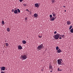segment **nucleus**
I'll list each match as a JSON object with an SVG mask.
<instances>
[{
    "mask_svg": "<svg viewBox=\"0 0 73 73\" xmlns=\"http://www.w3.org/2000/svg\"><path fill=\"white\" fill-rule=\"evenodd\" d=\"M62 59H59L57 60V64L58 65H63V63L62 62Z\"/></svg>",
    "mask_w": 73,
    "mask_h": 73,
    "instance_id": "f257e3e1",
    "label": "nucleus"
},
{
    "mask_svg": "<svg viewBox=\"0 0 73 73\" xmlns=\"http://www.w3.org/2000/svg\"><path fill=\"white\" fill-rule=\"evenodd\" d=\"M60 35L59 34H58L54 35L53 37L55 40H57L59 38V37H60Z\"/></svg>",
    "mask_w": 73,
    "mask_h": 73,
    "instance_id": "f03ea898",
    "label": "nucleus"
},
{
    "mask_svg": "<svg viewBox=\"0 0 73 73\" xmlns=\"http://www.w3.org/2000/svg\"><path fill=\"white\" fill-rule=\"evenodd\" d=\"M21 60H24L27 59V56L26 55H21Z\"/></svg>",
    "mask_w": 73,
    "mask_h": 73,
    "instance_id": "7ed1b4c3",
    "label": "nucleus"
},
{
    "mask_svg": "<svg viewBox=\"0 0 73 73\" xmlns=\"http://www.w3.org/2000/svg\"><path fill=\"white\" fill-rule=\"evenodd\" d=\"M37 48L38 49V50H41V48H44V47H43L42 46H38Z\"/></svg>",
    "mask_w": 73,
    "mask_h": 73,
    "instance_id": "20e7f679",
    "label": "nucleus"
},
{
    "mask_svg": "<svg viewBox=\"0 0 73 73\" xmlns=\"http://www.w3.org/2000/svg\"><path fill=\"white\" fill-rule=\"evenodd\" d=\"M39 5H40V3H35V7H36L37 8H38V7H39V5Z\"/></svg>",
    "mask_w": 73,
    "mask_h": 73,
    "instance_id": "39448f33",
    "label": "nucleus"
},
{
    "mask_svg": "<svg viewBox=\"0 0 73 73\" xmlns=\"http://www.w3.org/2000/svg\"><path fill=\"white\" fill-rule=\"evenodd\" d=\"M49 70H50V69L52 70L53 69V67H52V66L50 64H49Z\"/></svg>",
    "mask_w": 73,
    "mask_h": 73,
    "instance_id": "423d86ee",
    "label": "nucleus"
},
{
    "mask_svg": "<svg viewBox=\"0 0 73 73\" xmlns=\"http://www.w3.org/2000/svg\"><path fill=\"white\" fill-rule=\"evenodd\" d=\"M1 71H2V70H5V67H1Z\"/></svg>",
    "mask_w": 73,
    "mask_h": 73,
    "instance_id": "0eeeda50",
    "label": "nucleus"
},
{
    "mask_svg": "<svg viewBox=\"0 0 73 73\" xmlns=\"http://www.w3.org/2000/svg\"><path fill=\"white\" fill-rule=\"evenodd\" d=\"M64 35H60V36H59V39H62V37H64Z\"/></svg>",
    "mask_w": 73,
    "mask_h": 73,
    "instance_id": "6e6552de",
    "label": "nucleus"
},
{
    "mask_svg": "<svg viewBox=\"0 0 73 73\" xmlns=\"http://www.w3.org/2000/svg\"><path fill=\"white\" fill-rule=\"evenodd\" d=\"M56 17H55L54 18V17H52V18H50V20L51 21H54L55 19H56Z\"/></svg>",
    "mask_w": 73,
    "mask_h": 73,
    "instance_id": "1a4fd4ad",
    "label": "nucleus"
},
{
    "mask_svg": "<svg viewBox=\"0 0 73 73\" xmlns=\"http://www.w3.org/2000/svg\"><path fill=\"white\" fill-rule=\"evenodd\" d=\"M14 12L15 14H17L18 13V11H17V10L15 9L14 11Z\"/></svg>",
    "mask_w": 73,
    "mask_h": 73,
    "instance_id": "9d476101",
    "label": "nucleus"
},
{
    "mask_svg": "<svg viewBox=\"0 0 73 73\" xmlns=\"http://www.w3.org/2000/svg\"><path fill=\"white\" fill-rule=\"evenodd\" d=\"M34 17H37V16H38V14L36 13H35L34 14Z\"/></svg>",
    "mask_w": 73,
    "mask_h": 73,
    "instance_id": "9b49d317",
    "label": "nucleus"
},
{
    "mask_svg": "<svg viewBox=\"0 0 73 73\" xmlns=\"http://www.w3.org/2000/svg\"><path fill=\"white\" fill-rule=\"evenodd\" d=\"M66 23L67 24V25H70V24H71V22L69 21H67Z\"/></svg>",
    "mask_w": 73,
    "mask_h": 73,
    "instance_id": "f8f14e48",
    "label": "nucleus"
},
{
    "mask_svg": "<svg viewBox=\"0 0 73 73\" xmlns=\"http://www.w3.org/2000/svg\"><path fill=\"white\" fill-rule=\"evenodd\" d=\"M18 49H22V48H23L21 46H18Z\"/></svg>",
    "mask_w": 73,
    "mask_h": 73,
    "instance_id": "ddd939ff",
    "label": "nucleus"
},
{
    "mask_svg": "<svg viewBox=\"0 0 73 73\" xmlns=\"http://www.w3.org/2000/svg\"><path fill=\"white\" fill-rule=\"evenodd\" d=\"M57 52L58 53H59L60 52H61V50L60 49H59Z\"/></svg>",
    "mask_w": 73,
    "mask_h": 73,
    "instance_id": "4468645a",
    "label": "nucleus"
},
{
    "mask_svg": "<svg viewBox=\"0 0 73 73\" xmlns=\"http://www.w3.org/2000/svg\"><path fill=\"white\" fill-rule=\"evenodd\" d=\"M52 16L53 17H55L56 16V14H55V13H52Z\"/></svg>",
    "mask_w": 73,
    "mask_h": 73,
    "instance_id": "2eb2a0df",
    "label": "nucleus"
},
{
    "mask_svg": "<svg viewBox=\"0 0 73 73\" xmlns=\"http://www.w3.org/2000/svg\"><path fill=\"white\" fill-rule=\"evenodd\" d=\"M26 43L27 42H26V41H25V40H23L22 41V43H23V44H25V43Z\"/></svg>",
    "mask_w": 73,
    "mask_h": 73,
    "instance_id": "dca6fc26",
    "label": "nucleus"
},
{
    "mask_svg": "<svg viewBox=\"0 0 73 73\" xmlns=\"http://www.w3.org/2000/svg\"><path fill=\"white\" fill-rule=\"evenodd\" d=\"M7 32H10V29L9 28H7Z\"/></svg>",
    "mask_w": 73,
    "mask_h": 73,
    "instance_id": "f3484780",
    "label": "nucleus"
},
{
    "mask_svg": "<svg viewBox=\"0 0 73 73\" xmlns=\"http://www.w3.org/2000/svg\"><path fill=\"white\" fill-rule=\"evenodd\" d=\"M70 32L71 33H73V28H72V29L70 30Z\"/></svg>",
    "mask_w": 73,
    "mask_h": 73,
    "instance_id": "a211bd4d",
    "label": "nucleus"
},
{
    "mask_svg": "<svg viewBox=\"0 0 73 73\" xmlns=\"http://www.w3.org/2000/svg\"><path fill=\"white\" fill-rule=\"evenodd\" d=\"M58 71H62V70L60 69L59 68H58Z\"/></svg>",
    "mask_w": 73,
    "mask_h": 73,
    "instance_id": "6ab92c4d",
    "label": "nucleus"
},
{
    "mask_svg": "<svg viewBox=\"0 0 73 73\" xmlns=\"http://www.w3.org/2000/svg\"><path fill=\"white\" fill-rule=\"evenodd\" d=\"M17 10L19 13H20V9H17Z\"/></svg>",
    "mask_w": 73,
    "mask_h": 73,
    "instance_id": "aec40b11",
    "label": "nucleus"
},
{
    "mask_svg": "<svg viewBox=\"0 0 73 73\" xmlns=\"http://www.w3.org/2000/svg\"><path fill=\"white\" fill-rule=\"evenodd\" d=\"M1 23L2 25H4V21H2Z\"/></svg>",
    "mask_w": 73,
    "mask_h": 73,
    "instance_id": "412c9836",
    "label": "nucleus"
},
{
    "mask_svg": "<svg viewBox=\"0 0 73 73\" xmlns=\"http://www.w3.org/2000/svg\"><path fill=\"white\" fill-rule=\"evenodd\" d=\"M5 45H6V46H8L9 45V44H8V43H6L5 44Z\"/></svg>",
    "mask_w": 73,
    "mask_h": 73,
    "instance_id": "4be33fe9",
    "label": "nucleus"
},
{
    "mask_svg": "<svg viewBox=\"0 0 73 73\" xmlns=\"http://www.w3.org/2000/svg\"><path fill=\"white\" fill-rule=\"evenodd\" d=\"M72 26H71L69 28V30H70V29H72Z\"/></svg>",
    "mask_w": 73,
    "mask_h": 73,
    "instance_id": "5701e85b",
    "label": "nucleus"
},
{
    "mask_svg": "<svg viewBox=\"0 0 73 73\" xmlns=\"http://www.w3.org/2000/svg\"><path fill=\"white\" fill-rule=\"evenodd\" d=\"M56 60H54L53 61V62L55 64H56Z\"/></svg>",
    "mask_w": 73,
    "mask_h": 73,
    "instance_id": "b1692460",
    "label": "nucleus"
},
{
    "mask_svg": "<svg viewBox=\"0 0 73 73\" xmlns=\"http://www.w3.org/2000/svg\"><path fill=\"white\" fill-rule=\"evenodd\" d=\"M56 49L57 50H58V46H57L56 48Z\"/></svg>",
    "mask_w": 73,
    "mask_h": 73,
    "instance_id": "393cba45",
    "label": "nucleus"
},
{
    "mask_svg": "<svg viewBox=\"0 0 73 73\" xmlns=\"http://www.w3.org/2000/svg\"><path fill=\"white\" fill-rule=\"evenodd\" d=\"M50 18L52 17V15H50Z\"/></svg>",
    "mask_w": 73,
    "mask_h": 73,
    "instance_id": "a878e982",
    "label": "nucleus"
},
{
    "mask_svg": "<svg viewBox=\"0 0 73 73\" xmlns=\"http://www.w3.org/2000/svg\"><path fill=\"white\" fill-rule=\"evenodd\" d=\"M54 0H52V3H54Z\"/></svg>",
    "mask_w": 73,
    "mask_h": 73,
    "instance_id": "bb28decb",
    "label": "nucleus"
},
{
    "mask_svg": "<svg viewBox=\"0 0 73 73\" xmlns=\"http://www.w3.org/2000/svg\"><path fill=\"white\" fill-rule=\"evenodd\" d=\"M20 2H22L23 1V0H19Z\"/></svg>",
    "mask_w": 73,
    "mask_h": 73,
    "instance_id": "cd10ccee",
    "label": "nucleus"
},
{
    "mask_svg": "<svg viewBox=\"0 0 73 73\" xmlns=\"http://www.w3.org/2000/svg\"><path fill=\"white\" fill-rule=\"evenodd\" d=\"M54 34H56L57 33V32L56 31H55L54 33Z\"/></svg>",
    "mask_w": 73,
    "mask_h": 73,
    "instance_id": "c85d7f7f",
    "label": "nucleus"
},
{
    "mask_svg": "<svg viewBox=\"0 0 73 73\" xmlns=\"http://www.w3.org/2000/svg\"><path fill=\"white\" fill-rule=\"evenodd\" d=\"M23 5H24L25 7H26V6H27V5L26 4H23Z\"/></svg>",
    "mask_w": 73,
    "mask_h": 73,
    "instance_id": "c756f323",
    "label": "nucleus"
},
{
    "mask_svg": "<svg viewBox=\"0 0 73 73\" xmlns=\"http://www.w3.org/2000/svg\"><path fill=\"white\" fill-rule=\"evenodd\" d=\"M26 11H28V12H29V10H28V9H26Z\"/></svg>",
    "mask_w": 73,
    "mask_h": 73,
    "instance_id": "7c9ffc66",
    "label": "nucleus"
},
{
    "mask_svg": "<svg viewBox=\"0 0 73 73\" xmlns=\"http://www.w3.org/2000/svg\"><path fill=\"white\" fill-rule=\"evenodd\" d=\"M1 73H5V72L4 71H1Z\"/></svg>",
    "mask_w": 73,
    "mask_h": 73,
    "instance_id": "2f4dec72",
    "label": "nucleus"
},
{
    "mask_svg": "<svg viewBox=\"0 0 73 73\" xmlns=\"http://www.w3.org/2000/svg\"><path fill=\"white\" fill-rule=\"evenodd\" d=\"M38 36L39 38H41V36H40L39 35Z\"/></svg>",
    "mask_w": 73,
    "mask_h": 73,
    "instance_id": "473e14b6",
    "label": "nucleus"
},
{
    "mask_svg": "<svg viewBox=\"0 0 73 73\" xmlns=\"http://www.w3.org/2000/svg\"><path fill=\"white\" fill-rule=\"evenodd\" d=\"M12 12H14V9H12Z\"/></svg>",
    "mask_w": 73,
    "mask_h": 73,
    "instance_id": "72a5a7b5",
    "label": "nucleus"
},
{
    "mask_svg": "<svg viewBox=\"0 0 73 73\" xmlns=\"http://www.w3.org/2000/svg\"><path fill=\"white\" fill-rule=\"evenodd\" d=\"M25 20H27V18H25Z\"/></svg>",
    "mask_w": 73,
    "mask_h": 73,
    "instance_id": "f704fd0d",
    "label": "nucleus"
},
{
    "mask_svg": "<svg viewBox=\"0 0 73 73\" xmlns=\"http://www.w3.org/2000/svg\"><path fill=\"white\" fill-rule=\"evenodd\" d=\"M63 7H64V8H66V7H65V6H63Z\"/></svg>",
    "mask_w": 73,
    "mask_h": 73,
    "instance_id": "c9c22d12",
    "label": "nucleus"
},
{
    "mask_svg": "<svg viewBox=\"0 0 73 73\" xmlns=\"http://www.w3.org/2000/svg\"><path fill=\"white\" fill-rule=\"evenodd\" d=\"M42 45H43V44H42L41 45H40L39 46H42Z\"/></svg>",
    "mask_w": 73,
    "mask_h": 73,
    "instance_id": "e433bc0d",
    "label": "nucleus"
},
{
    "mask_svg": "<svg viewBox=\"0 0 73 73\" xmlns=\"http://www.w3.org/2000/svg\"><path fill=\"white\" fill-rule=\"evenodd\" d=\"M50 72H51L52 73V71L51 70V71H50Z\"/></svg>",
    "mask_w": 73,
    "mask_h": 73,
    "instance_id": "4c0bfd02",
    "label": "nucleus"
},
{
    "mask_svg": "<svg viewBox=\"0 0 73 73\" xmlns=\"http://www.w3.org/2000/svg\"><path fill=\"white\" fill-rule=\"evenodd\" d=\"M66 10H65V12H66Z\"/></svg>",
    "mask_w": 73,
    "mask_h": 73,
    "instance_id": "58836bf2",
    "label": "nucleus"
},
{
    "mask_svg": "<svg viewBox=\"0 0 73 73\" xmlns=\"http://www.w3.org/2000/svg\"><path fill=\"white\" fill-rule=\"evenodd\" d=\"M18 46H20V45H18Z\"/></svg>",
    "mask_w": 73,
    "mask_h": 73,
    "instance_id": "ea45409f",
    "label": "nucleus"
}]
</instances>
